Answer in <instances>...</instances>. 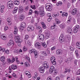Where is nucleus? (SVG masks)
I'll return each mask as SVG.
<instances>
[{
    "mask_svg": "<svg viewBox=\"0 0 80 80\" xmlns=\"http://www.w3.org/2000/svg\"><path fill=\"white\" fill-rule=\"evenodd\" d=\"M5 52L6 53H7V54H8V53H9L10 52H9V50H8L5 51Z\"/></svg>",
    "mask_w": 80,
    "mask_h": 80,
    "instance_id": "obj_62",
    "label": "nucleus"
},
{
    "mask_svg": "<svg viewBox=\"0 0 80 80\" xmlns=\"http://www.w3.org/2000/svg\"><path fill=\"white\" fill-rule=\"evenodd\" d=\"M62 2H59L58 3H57V5L59 6V5H62Z\"/></svg>",
    "mask_w": 80,
    "mask_h": 80,
    "instance_id": "obj_41",
    "label": "nucleus"
},
{
    "mask_svg": "<svg viewBox=\"0 0 80 80\" xmlns=\"http://www.w3.org/2000/svg\"><path fill=\"white\" fill-rule=\"evenodd\" d=\"M11 68L13 70H15L17 68V67L15 65H13L11 66Z\"/></svg>",
    "mask_w": 80,
    "mask_h": 80,
    "instance_id": "obj_19",
    "label": "nucleus"
},
{
    "mask_svg": "<svg viewBox=\"0 0 80 80\" xmlns=\"http://www.w3.org/2000/svg\"><path fill=\"white\" fill-rule=\"evenodd\" d=\"M18 7H16L15 8L13 11L12 13H16L17 12L18 10Z\"/></svg>",
    "mask_w": 80,
    "mask_h": 80,
    "instance_id": "obj_17",
    "label": "nucleus"
},
{
    "mask_svg": "<svg viewBox=\"0 0 80 80\" xmlns=\"http://www.w3.org/2000/svg\"><path fill=\"white\" fill-rule=\"evenodd\" d=\"M15 41L16 43H18V42H22V40L20 39V36L18 35L16 36L15 37Z\"/></svg>",
    "mask_w": 80,
    "mask_h": 80,
    "instance_id": "obj_3",
    "label": "nucleus"
},
{
    "mask_svg": "<svg viewBox=\"0 0 80 80\" xmlns=\"http://www.w3.org/2000/svg\"><path fill=\"white\" fill-rule=\"evenodd\" d=\"M73 59V58L72 57H71L68 58V61H70L71 60H72Z\"/></svg>",
    "mask_w": 80,
    "mask_h": 80,
    "instance_id": "obj_47",
    "label": "nucleus"
},
{
    "mask_svg": "<svg viewBox=\"0 0 80 80\" xmlns=\"http://www.w3.org/2000/svg\"><path fill=\"white\" fill-rule=\"evenodd\" d=\"M15 5H18L20 4V1H19L16 0L14 2Z\"/></svg>",
    "mask_w": 80,
    "mask_h": 80,
    "instance_id": "obj_20",
    "label": "nucleus"
},
{
    "mask_svg": "<svg viewBox=\"0 0 80 80\" xmlns=\"http://www.w3.org/2000/svg\"><path fill=\"white\" fill-rule=\"evenodd\" d=\"M74 28H77V29H78V30H79L80 26L78 25H77L75 27H74Z\"/></svg>",
    "mask_w": 80,
    "mask_h": 80,
    "instance_id": "obj_55",
    "label": "nucleus"
},
{
    "mask_svg": "<svg viewBox=\"0 0 80 80\" xmlns=\"http://www.w3.org/2000/svg\"><path fill=\"white\" fill-rule=\"evenodd\" d=\"M1 39L2 40H6L7 38L5 36L2 35L1 36Z\"/></svg>",
    "mask_w": 80,
    "mask_h": 80,
    "instance_id": "obj_16",
    "label": "nucleus"
},
{
    "mask_svg": "<svg viewBox=\"0 0 80 80\" xmlns=\"http://www.w3.org/2000/svg\"><path fill=\"white\" fill-rule=\"evenodd\" d=\"M62 17H64V16L67 17V16H68V13L66 12H63L62 14Z\"/></svg>",
    "mask_w": 80,
    "mask_h": 80,
    "instance_id": "obj_24",
    "label": "nucleus"
},
{
    "mask_svg": "<svg viewBox=\"0 0 80 80\" xmlns=\"http://www.w3.org/2000/svg\"><path fill=\"white\" fill-rule=\"evenodd\" d=\"M7 61L8 63H12V61L11 60V59H10V58L8 59Z\"/></svg>",
    "mask_w": 80,
    "mask_h": 80,
    "instance_id": "obj_42",
    "label": "nucleus"
},
{
    "mask_svg": "<svg viewBox=\"0 0 80 80\" xmlns=\"http://www.w3.org/2000/svg\"><path fill=\"white\" fill-rule=\"evenodd\" d=\"M13 2L12 1H8L7 3V5H10L11 4H13Z\"/></svg>",
    "mask_w": 80,
    "mask_h": 80,
    "instance_id": "obj_33",
    "label": "nucleus"
},
{
    "mask_svg": "<svg viewBox=\"0 0 80 80\" xmlns=\"http://www.w3.org/2000/svg\"><path fill=\"white\" fill-rule=\"evenodd\" d=\"M7 21L8 22V25H11L12 24V22H11V18H8L7 19Z\"/></svg>",
    "mask_w": 80,
    "mask_h": 80,
    "instance_id": "obj_15",
    "label": "nucleus"
},
{
    "mask_svg": "<svg viewBox=\"0 0 80 80\" xmlns=\"http://www.w3.org/2000/svg\"><path fill=\"white\" fill-rule=\"evenodd\" d=\"M59 40L61 43H63V42L65 40V38L63 34H61L59 38Z\"/></svg>",
    "mask_w": 80,
    "mask_h": 80,
    "instance_id": "obj_5",
    "label": "nucleus"
},
{
    "mask_svg": "<svg viewBox=\"0 0 80 80\" xmlns=\"http://www.w3.org/2000/svg\"><path fill=\"white\" fill-rule=\"evenodd\" d=\"M65 27V25L63 24H62L60 25V27L62 29H63Z\"/></svg>",
    "mask_w": 80,
    "mask_h": 80,
    "instance_id": "obj_25",
    "label": "nucleus"
},
{
    "mask_svg": "<svg viewBox=\"0 0 80 80\" xmlns=\"http://www.w3.org/2000/svg\"><path fill=\"white\" fill-rule=\"evenodd\" d=\"M15 30L14 32V33L15 35H16L17 33V32H18V28H17L15 27L14 28Z\"/></svg>",
    "mask_w": 80,
    "mask_h": 80,
    "instance_id": "obj_21",
    "label": "nucleus"
},
{
    "mask_svg": "<svg viewBox=\"0 0 80 80\" xmlns=\"http://www.w3.org/2000/svg\"><path fill=\"white\" fill-rule=\"evenodd\" d=\"M28 8H29V7H28V6H27V7H26L25 8V11H27V10H28Z\"/></svg>",
    "mask_w": 80,
    "mask_h": 80,
    "instance_id": "obj_58",
    "label": "nucleus"
},
{
    "mask_svg": "<svg viewBox=\"0 0 80 80\" xmlns=\"http://www.w3.org/2000/svg\"><path fill=\"white\" fill-rule=\"evenodd\" d=\"M30 28L31 29V31H33L34 29H35V28L33 26H30Z\"/></svg>",
    "mask_w": 80,
    "mask_h": 80,
    "instance_id": "obj_35",
    "label": "nucleus"
},
{
    "mask_svg": "<svg viewBox=\"0 0 80 80\" xmlns=\"http://www.w3.org/2000/svg\"><path fill=\"white\" fill-rule=\"evenodd\" d=\"M25 73L27 75H28V74H30V72L28 71H26L25 72Z\"/></svg>",
    "mask_w": 80,
    "mask_h": 80,
    "instance_id": "obj_49",
    "label": "nucleus"
},
{
    "mask_svg": "<svg viewBox=\"0 0 80 80\" xmlns=\"http://www.w3.org/2000/svg\"><path fill=\"white\" fill-rule=\"evenodd\" d=\"M49 3H47L46 5V8L47 11H51L52 10V8L50 5H49Z\"/></svg>",
    "mask_w": 80,
    "mask_h": 80,
    "instance_id": "obj_4",
    "label": "nucleus"
},
{
    "mask_svg": "<svg viewBox=\"0 0 80 80\" xmlns=\"http://www.w3.org/2000/svg\"><path fill=\"white\" fill-rule=\"evenodd\" d=\"M35 15H38V12L37 11H35Z\"/></svg>",
    "mask_w": 80,
    "mask_h": 80,
    "instance_id": "obj_56",
    "label": "nucleus"
},
{
    "mask_svg": "<svg viewBox=\"0 0 80 80\" xmlns=\"http://www.w3.org/2000/svg\"><path fill=\"white\" fill-rule=\"evenodd\" d=\"M76 45L77 47H80V42H77L76 43Z\"/></svg>",
    "mask_w": 80,
    "mask_h": 80,
    "instance_id": "obj_51",
    "label": "nucleus"
},
{
    "mask_svg": "<svg viewBox=\"0 0 80 80\" xmlns=\"http://www.w3.org/2000/svg\"><path fill=\"white\" fill-rule=\"evenodd\" d=\"M77 13V9H74L71 12V14L72 15H75Z\"/></svg>",
    "mask_w": 80,
    "mask_h": 80,
    "instance_id": "obj_13",
    "label": "nucleus"
},
{
    "mask_svg": "<svg viewBox=\"0 0 80 80\" xmlns=\"http://www.w3.org/2000/svg\"><path fill=\"white\" fill-rule=\"evenodd\" d=\"M19 28L20 30H21V31H22V30H23V29L25 28L24 27H23V26H22L21 25V26L19 27Z\"/></svg>",
    "mask_w": 80,
    "mask_h": 80,
    "instance_id": "obj_38",
    "label": "nucleus"
},
{
    "mask_svg": "<svg viewBox=\"0 0 80 80\" xmlns=\"http://www.w3.org/2000/svg\"><path fill=\"white\" fill-rule=\"evenodd\" d=\"M52 17H50V18H48V22H50L51 20H52Z\"/></svg>",
    "mask_w": 80,
    "mask_h": 80,
    "instance_id": "obj_53",
    "label": "nucleus"
},
{
    "mask_svg": "<svg viewBox=\"0 0 80 80\" xmlns=\"http://www.w3.org/2000/svg\"><path fill=\"white\" fill-rule=\"evenodd\" d=\"M37 29H38L39 30H41L42 29V28H41V27L40 26H37L36 27Z\"/></svg>",
    "mask_w": 80,
    "mask_h": 80,
    "instance_id": "obj_48",
    "label": "nucleus"
},
{
    "mask_svg": "<svg viewBox=\"0 0 80 80\" xmlns=\"http://www.w3.org/2000/svg\"><path fill=\"white\" fill-rule=\"evenodd\" d=\"M41 24L42 25V27L43 28H44L45 29L47 27H46V25H45V24H44V23L41 22Z\"/></svg>",
    "mask_w": 80,
    "mask_h": 80,
    "instance_id": "obj_30",
    "label": "nucleus"
},
{
    "mask_svg": "<svg viewBox=\"0 0 80 80\" xmlns=\"http://www.w3.org/2000/svg\"><path fill=\"white\" fill-rule=\"evenodd\" d=\"M23 51H24V52H25L27 51V48H25V47H24L23 48Z\"/></svg>",
    "mask_w": 80,
    "mask_h": 80,
    "instance_id": "obj_46",
    "label": "nucleus"
},
{
    "mask_svg": "<svg viewBox=\"0 0 80 80\" xmlns=\"http://www.w3.org/2000/svg\"><path fill=\"white\" fill-rule=\"evenodd\" d=\"M8 29V28L7 26H5L4 28V30L5 31H7V30Z\"/></svg>",
    "mask_w": 80,
    "mask_h": 80,
    "instance_id": "obj_59",
    "label": "nucleus"
},
{
    "mask_svg": "<svg viewBox=\"0 0 80 80\" xmlns=\"http://www.w3.org/2000/svg\"><path fill=\"white\" fill-rule=\"evenodd\" d=\"M67 32L69 33H73L72 29L71 28H69L67 31Z\"/></svg>",
    "mask_w": 80,
    "mask_h": 80,
    "instance_id": "obj_18",
    "label": "nucleus"
},
{
    "mask_svg": "<svg viewBox=\"0 0 80 80\" xmlns=\"http://www.w3.org/2000/svg\"><path fill=\"white\" fill-rule=\"evenodd\" d=\"M52 80V78H51V77H49L47 79V80Z\"/></svg>",
    "mask_w": 80,
    "mask_h": 80,
    "instance_id": "obj_64",
    "label": "nucleus"
},
{
    "mask_svg": "<svg viewBox=\"0 0 80 80\" xmlns=\"http://www.w3.org/2000/svg\"><path fill=\"white\" fill-rule=\"evenodd\" d=\"M0 60L2 62H3L5 60V57L2 56Z\"/></svg>",
    "mask_w": 80,
    "mask_h": 80,
    "instance_id": "obj_22",
    "label": "nucleus"
},
{
    "mask_svg": "<svg viewBox=\"0 0 80 80\" xmlns=\"http://www.w3.org/2000/svg\"><path fill=\"white\" fill-rule=\"evenodd\" d=\"M27 43L28 44L29 46H30L32 45L31 42H30V41L28 40L27 41Z\"/></svg>",
    "mask_w": 80,
    "mask_h": 80,
    "instance_id": "obj_44",
    "label": "nucleus"
},
{
    "mask_svg": "<svg viewBox=\"0 0 80 80\" xmlns=\"http://www.w3.org/2000/svg\"><path fill=\"white\" fill-rule=\"evenodd\" d=\"M27 30L28 31H31L30 26H29L27 28Z\"/></svg>",
    "mask_w": 80,
    "mask_h": 80,
    "instance_id": "obj_57",
    "label": "nucleus"
},
{
    "mask_svg": "<svg viewBox=\"0 0 80 80\" xmlns=\"http://www.w3.org/2000/svg\"><path fill=\"white\" fill-rule=\"evenodd\" d=\"M39 70L40 73H43L45 72V68H43V66L40 67L39 68Z\"/></svg>",
    "mask_w": 80,
    "mask_h": 80,
    "instance_id": "obj_8",
    "label": "nucleus"
},
{
    "mask_svg": "<svg viewBox=\"0 0 80 80\" xmlns=\"http://www.w3.org/2000/svg\"><path fill=\"white\" fill-rule=\"evenodd\" d=\"M25 17H24V16H20L19 18V19L20 20H24V18Z\"/></svg>",
    "mask_w": 80,
    "mask_h": 80,
    "instance_id": "obj_32",
    "label": "nucleus"
},
{
    "mask_svg": "<svg viewBox=\"0 0 80 80\" xmlns=\"http://www.w3.org/2000/svg\"><path fill=\"white\" fill-rule=\"evenodd\" d=\"M78 29H77V28H75L74 27L73 29V32L74 33H77L78 31Z\"/></svg>",
    "mask_w": 80,
    "mask_h": 80,
    "instance_id": "obj_28",
    "label": "nucleus"
},
{
    "mask_svg": "<svg viewBox=\"0 0 80 80\" xmlns=\"http://www.w3.org/2000/svg\"><path fill=\"white\" fill-rule=\"evenodd\" d=\"M21 26L23 27L24 28H25V26H26V23L25 22H22V24L21 25Z\"/></svg>",
    "mask_w": 80,
    "mask_h": 80,
    "instance_id": "obj_31",
    "label": "nucleus"
},
{
    "mask_svg": "<svg viewBox=\"0 0 80 80\" xmlns=\"http://www.w3.org/2000/svg\"><path fill=\"white\" fill-rule=\"evenodd\" d=\"M30 7L32 9H33V10H35L36 9V7L35 5H31L30 6Z\"/></svg>",
    "mask_w": 80,
    "mask_h": 80,
    "instance_id": "obj_29",
    "label": "nucleus"
},
{
    "mask_svg": "<svg viewBox=\"0 0 80 80\" xmlns=\"http://www.w3.org/2000/svg\"><path fill=\"white\" fill-rule=\"evenodd\" d=\"M35 47L38 48V49L40 48V43L39 42H37L35 44Z\"/></svg>",
    "mask_w": 80,
    "mask_h": 80,
    "instance_id": "obj_14",
    "label": "nucleus"
},
{
    "mask_svg": "<svg viewBox=\"0 0 80 80\" xmlns=\"http://www.w3.org/2000/svg\"><path fill=\"white\" fill-rule=\"evenodd\" d=\"M42 67H43V68H44L45 69L46 68V69H48V68L49 67V64H48V62H44Z\"/></svg>",
    "mask_w": 80,
    "mask_h": 80,
    "instance_id": "obj_7",
    "label": "nucleus"
},
{
    "mask_svg": "<svg viewBox=\"0 0 80 80\" xmlns=\"http://www.w3.org/2000/svg\"><path fill=\"white\" fill-rule=\"evenodd\" d=\"M70 50H71V51H72V52H73V51L75 50V48L71 46L70 47Z\"/></svg>",
    "mask_w": 80,
    "mask_h": 80,
    "instance_id": "obj_39",
    "label": "nucleus"
},
{
    "mask_svg": "<svg viewBox=\"0 0 80 80\" xmlns=\"http://www.w3.org/2000/svg\"><path fill=\"white\" fill-rule=\"evenodd\" d=\"M19 12H22L23 11V8L22 6H20L19 8Z\"/></svg>",
    "mask_w": 80,
    "mask_h": 80,
    "instance_id": "obj_23",
    "label": "nucleus"
},
{
    "mask_svg": "<svg viewBox=\"0 0 80 80\" xmlns=\"http://www.w3.org/2000/svg\"><path fill=\"white\" fill-rule=\"evenodd\" d=\"M63 53V50L60 49H58L56 51V53H57V55H62V53Z\"/></svg>",
    "mask_w": 80,
    "mask_h": 80,
    "instance_id": "obj_11",
    "label": "nucleus"
},
{
    "mask_svg": "<svg viewBox=\"0 0 80 80\" xmlns=\"http://www.w3.org/2000/svg\"><path fill=\"white\" fill-rule=\"evenodd\" d=\"M28 35H26L24 39L25 41V43H26V40H28Z\"/></svg>",
    "mask_w": 80,
    "mask_h": 80,
    "instance_id": "obj_34",
    "label": "nucleus"
},
{
    "mask_svg": "<svg viewBox=\"0 0 80 80\" xmlns=\"http://www.w3.org/2000/svg\"><path fill=\"white\" fill-rule=\"evenodd\" d=\"M25 65L26 67H27L28 65V63L27 62H26L25 63Z\"/></svg>",
    "mask_w": 80,
    "mask_h": 80,
    "instance_id": "obj_60",
    "label": "nucleus"
},
{
    "mask_svg": "<svg viewBox=\"0 0 80 80\" xmlns=\"http://www.w3.org/2000/svg\"><path fill=\"white\" fill-rule=\"evenodd\" d=\"M70 72V70H68V69H66V70L64 72V73H67V72H68V73H69Z\"/></svg>",
    "mask_w": 80,
    "mask_h": 80,
    "instance_id": "obj_37",
    "label": "nucleus"
},
{
    "mask_svg": "<svg viewBox=\"0 0 80 80\" xmlns=\"http://www.w3.org/2000/svg\"><path fill=\"white\" fill-rule=\"evenodd\" d=\"M59 15V14H53L52 15V17H58V16Z\"/></svg>",
    "mask_w": 80,
    "mask_h": 80,
    "instance_id": "obj_43",
    "label": "nucleus"
},
{
    "mask_svg": "<svg viewBox=\"0 0 80 80\" xmlns=\"http://www.w3.org/2000/svg\"><path fill=\"white\" fill-rule=\"evenodd\" d=\"M51 62H53L55 61V58L54 57H52L51 58Z\"/></svg>",
    "mask_w": 80,
    "mask_h": 80,
    "instance_id": "obj_27",
    "label": "nucleus"
},
{
    "mask_svg": "<svg viewBox=\"0 0 80 80\" xmlns=\"http://www.w3.org/2000/svg\"><path fill=\"white\" fill-rule=\"evenodd\" d=\"M9 43L12 45V44H13L14 43H13V40H12V39H11L9 40Z\"/></svg>",
    "mask_w": 80,
    "mask_h": 80,
    "instance_id": "obj_36",
    "label": "nucleus"
},
{
    "mask_svg": "<svg viewBox=\"0 0 80 80\" xmlns=\"http://www.w3.org/2000/svg\"><path fill=\"white\" fill-rule=\"evenodd\" d=\"M50 69H49V72L50 73H53V71H55V67L53 65L50 66Z\"/></svg>",
    "mask_w": 80,
    "mask_h": 80,
    "instance_id": "obj_6",
    "label": "nucleus"
},
{
    "mask_svg": "<svg viewBox=\"0 0 80 80\" xmlns=\"http://www.w3.org/2000/svg\"><path fill=\"white\" fill-rule=\"evenodd\" d=\"M29 53L32 54V53H34L35 55V58H37L38 57V53L37 52V51H35V49H32L30 50L29 51Z\"/></svg>",
    "mask_w": 80,
    "mask_h": 80,
    "instance_id": "obj_1",
    "label": "nucleus"
},
{
    "mask_svg": "<svg viewBox=\"0 0 80 80\" xmlns=\"http://www.w3.org/2000/svg\"><path fill=\"white\" fill-rule=\"evenodd\" d=\"M40 58L41 60H44V56H40Z\"/></svg>",
    "mask_w": 80,
    "mask_h": 80,
    "instance_id": "obj_52",
    "label": "nucleus"
},
{
    "mask_svg": "<svg viewBox=\"0 0 80 80\" xmlns=\"http://www.w3.org/2000/svg\"><path fill=\"white\" fill-rule=\"evenodd\" d=\"M51 62L52 63L53 65H56V62H55V61H52V62Z\"/></svg>",
    "mask_w": 80,
    "mask_h": 80,
    "instance_id": "obj_54",
    "label": "nucleus"
},
{
    "mask_svg": "<svg viewBox=\"0 0 80 80\" xmlns=\"http://www.w3.org/2000/svg\"><path fill=\"white\" fill-rule=\"evenodd\" d=\"M48 53H50L49 51H48V52L47 51H43L42 52V55H43V56H44L45 57L48 55Z\"/></svg>",
    "mask_w": 80,
    "mask_h": 80,
    "instance_id": "obj_9",
    "label": "nucleus"
},
{
    "mask_svg": "<svg viewBox=\"0 0 80 80\" xmlns=\"http://www.w3.org/2000/svg\"><path fill=\"white\" fill-rule=\"evenodd\" d=\"M78 62V61H77V60H75L74 62V63L76 65H77Z\"/></svg>",
    "mask_w": 80,
    "mask_h": 80,
    "instance_id": "obj_50",
    "label": "nucleus"
},
{
    "mask_svg": "<svg viewBox=\"0 0 80 80\" xmlns=\"http://www.w3.org/2000/svg\"><path fill=\"white\" fill-rule=\"evenodd\" d=\"M9 9H12L14 7V5L13 4H8L7 5Z\"/></svg>",
    "mask_w": 80,
    "mask_h": 80,
    "instance_id": "obj_12",
    "label": "nucleus"
},
{
    "mask_svg": "<svg viewBox=\"0 0 80 80\" xmlns=\"http://www.w3.org/2000/svg\"><path fill=\"white\" fill-rule=\"evenodd\" d=\"M33 12V11L32 9H30L29 10V15H31Z\"/></svg>",
    "mask_w": 80,
    "mask_h": 80,
    "instance_id": "obj_45",
    "label": "nucleus"
},
{
    "mask_svg": "<svg viewBox=\"0 0 80 80\" xmlns=\"http://www.w3.org/2000/svg\"><path fill=\"white\" fill-rule=\"evenodd\" d=\"M71 5V4L70 3H68L67 5V7L68 8H69L70 6Z\"/></svg>",
    "mask_w": 80,
    "mask_h": 80,
    "instance_id": "obj_61",
    "label": "nucleus"
},
{
    "mask_svg": "<svg viewBox=\"0 0 80 80\" xmlns=\"http://www.w3.org/2000/svg\"><path fill=\"white\" fill-rule=\"evenodd\" d=\"M15 61V58L12 57V61H11L12 63H13Z\"/></svg>",
    "mask_w": 80,
    "mask_h": 80,
    "instance_id": "obj_40",
    "label": "nucleus"
},
{
    "mask_svg": "<svg viewBox=\"0 0 80 80\" xmlns=\"http://www.w3.org/2000/svg\"><path fill=\"white\" fill-rule=\"evenodd\" d=\"M39 15L41 17H43L45 15L44 13V8L43 7H40L39 8Z\"/></svg>",
    "mask_w": 80,
    "mask_h": 80,
    "instance_id": "obj_2",
    "label": "nucleus"
},
{
    "mask_svg": "<svg viewBox=\"0 0 80 80\" xmlns=\"http://www.w3.org/2000/svg\"><path fill=\"white\" fill-rule=\"evenodd\" d=\"M42 45L43 47H44V48H46L47 47V44L45 43V42H42Z\"/></svg>",
    "mask_w": 80,
    "mask_h": 80,
    "instance_id": "obj_26",
    "label": "nucleus"
},
{
    "mask_svg": "<svg viewBox=\"0 0 80 80\" xmlns=\"http://www.w3.org/2000/svg\"><path fill=\"white\" fill-rule=\"evenodd\" d=\"M38 38L40 40H41L42 41H43V40H44L45 36L43 34H39L38 35Z\"/></svg>",
    "mask_w": 80,
    "mask_h": 80,
    "instance_id": "obj_10",
    "label": "nucleus"
},
{
    "mask_svg": "<svg viewBox=\"0 0 80 80\" xmlns=\"http://www.w3.org/2000/svg\"><path fill=\"white\" fill-rule=\"evenodd\" d=\"M78 75H80V69H79L77 72Z\"/></svg>",
    "mask_w": 80,
    "mask_h": 80,
    "instance_id": "obj_63",
    "label": "nucleus"
}]
</instances>
